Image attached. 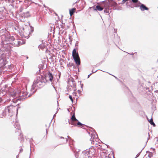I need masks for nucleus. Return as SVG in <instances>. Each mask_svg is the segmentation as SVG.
I'll return each instance as SVG.
<instances>
[{
    "label": "nucleus",
    "instance_id": "nucleus-1",
    "mask_svg": "<svg viewBox=\"0 0 158 158\" xmlns=\"http://www.w3.org/2000/svg\"><path fill=\"white\" fill-rule=\"evenodd\" d=\"M103 6L104 7V12L109 13L110 10H111V9L110 8V6L116 7L117 6V3L113 1L110 0L105 1L104 4Z\"/></svg>",
    "mask_w": 158,
    "mask_h": 158
},
{
    "label": "nucleus",
    "instance_id": "nucleus-2",
    "mask_svg": "<svg viewBox=\"0 0 158 158\" xmlns=\"http://www.w3.org/2000/svg\"><path fill=\"white\" fill-rule=\"evenodd\" d=\"M70 124L74 126H78L79 127H81L83 125L82 124L79 122L78 120L76 119L74 113L72 116Z\"/></svg>",
    "mask_w": 158,
    "mask_h": 158
},
{
    "label": "nucleus",
    "instance_id": "nucleus-3",
    "mask_svg": "<svg viewBox=\"0 0 158 158\" xmlns=\"http://www.w3.org/2000/svg\"><path fill=\"white\" fill-rule=\"evenodd\" d=\"M72 56L76 63L77 65L80 64V60L78 53L76 48H74L73 51Z\"/></svg>",
    "mask_w": 158,
    "mask_h": 158
},
{
    "label": "nucleus",
    "instance_id": "nucleus-4",
    "mask_svg": "<svg viewBox=\"0 0 158 158\" xmlns=\"http://www.w3.org/2000/svg\"><path fill=\"white\" fill-rule=\"evenodd\" d=\"M16 107L13 106H8L6 107L5 109V111L6 113V114H8V115H12V114L15 112L16 110Z\"/></svg>",
    "mask_w": 158,
    "mask_h": 158
},
{
    "label": "nucleus",
    "instance_id": "nucleus-5",
    "mask_svg": "<svg viewBox=\"0 0 158 158\" xmlns=\"http://www.w3.org/2000/svg\"><path fill=\"white\" fill-rule=\"evenodd\" d=\"M45 78L42 75H40L37 77L36 79L35 80L34 82V84H37L39 83L45 82Z\"/></svg>",
    "mask_w": 158,
    "mask_h": 158
},
{
    "label": "nucleus",
    "instance_id": "nucleus-6",
    "mask_svg": "<svg viewBox=\"0 0 158 158\" xmlns=\"http://www.w3.org/2000/svg\"><path fill=\"white\" fill-rule=\"evenodd\" d=\"M5 40L6 41L8 42L9 43L7 44H11V42L15 40V38L13 36L10 35H5Z\"/></svg>",
    "mask_w": 158,
    "mask_h": 158
},
{
    "label": "nucleus",
    "instance_id": "nucleus-7",
    "mask_svg": "<svg viewBox=\"0 0 158 158\" xmlns=\"http://www.w3.org/2000/svg\"><path fill=\"white\" fill-rule=\"evenodd\" d=\"M104 2L105 1L103 2V3L101 4V6L100 5H97L96 6V9H95V10H98L99 11L102 10L104 9V7L103 6L104 4Z\"/></svg>",
    "mask_w": 158,
    "mask_h": 158
},
{
    "label": "nucleus",
    "instance_id": "nucleus-8",
    "mask_svg": "<svg viewBox=\"0 0 158 158\" xmlns=\"http://www.w3.org/2000/svg\"><path fill=\"white\" fill-rule=\"evenodd\" d=\"M140 9L141 11H144L145 10H149V8L143 4H141L139 5Z\"/></svg>",
    "mask_w": 158,
    "mask_h": 158
},
{
    "label": "nucleus",
    "instance_id": "nucleus-9",
    "mask_svg": "<svg viewBox=\"0 0 158 158\" xmlns=\"http://www.w3.org/2000/svg\"><path fill=\"white\" fill-rule=\"evenodd\" d=\"M48 77L49 80L51 81H52L53 80V77L52 75L50 72H48V75L45 76L44 78L45 80Z\"/></svg>",
    "mask_w": 158,
    "mask_h": 158
},
{
    "label": "nucleus",
    "instance_id": "nucleus-10",
    "mask_svg": "<svg viewBox=\"0 0 158 158\" xmlns=\"http://www.w3.org/2000/svg\"><path fill=\"white\" fill-rule=\"evenodd\" d=\"M132 2L135 3L134 7H137L139 6V5L141 4L140 2L138 0H132Z\"/></svg>",
    "mask_w": 158,
    "mask_h": 158
},
{
    "label": "nucleus",
    "instance_id": "nucleus-11",
    "mask_svg": "<svg viewBox=\"0 0 158 158\" xmlns=\"http://www.w3.org/2000/svg\"><path fill=\"white\" fill-rule=\"evenodd\" d=\"M6 60L0 56V67L5 65Z\"/></svg>",
    "mask_w": 158,
    "mask_h": 158
},
{
    "label": "nucleus",
    "instance_id": "nucleus-12",
    "mask_svg": "<svg viewBox=\"0 0 158 158\" xmlns=\"http://www.w3.org/2000/svg\"><path fill=\"white\" fill-rule=\"evenodd\" d=\"M21 16L24 18H27L30 16V15L28 11L23 13L21 14Z\"/></svg>",
    "mask_w": 158,
    "mask_h": 158
},
{
    "label": "nucleus",
    "instance_id": "nucleus-13",
    "mask_svg": "<svg viewBox=\"0 0 158 158\" xmlns=\"http://www.w3.org/2000/svg\"><path fill=\"white\" fill-rule=\"evenodd\" d=\"M10 95L13 98H16L20 96V94L19 93L16 92L15 91L13 92L10 93Z\"/></svg>",
    "mask_w": 158,
    "mask_h": 158
},
{
    "label": "nucleus",
    "instance_id": "nucleus-14",
    "mask_svg": "<svg viewBox=\"0 0 158 158\" xmlns=\"http://www.w3.org/2000/svg\"><path fill=\"white\" fill-rule=\"evenodd\" d=\"M39 69H45L46 68V65L42 62L41 64L38 65Z\"/></svg>",
    "mask_w": 158,
    "mask_h": 158
},
{
    "label": "nucleus",
    "instance_id": "nucleus-15",
    "mask_svg": "<svg viewBox=\"0 0 158 158\" xmlns=\"http://www.w3.org/2000/svg\"><path fill=\"white\" fill-rule=\"evenodd\" d=\"M15 43H14V44H13V43H11L12 45H14V46H17L23 44L21 41L16 40L15 41Z\"/></svg>",
    "mask_w": 158,
    "mask_h": 158
},
{
    "label": "nucleus",
    "instance_id": "nucleus-16",
    "mask_svg": "<svg viewBox=\"0 0 158 158\" xmlns=\"http://www.w3.org/2000/svg\"><path fill=\"white\" fill-rule=\"evenodd\" d=\"M76 10V8H73L69 10V14L71 16H72L73 14Z\"/></svg>",
    "mask_w": 158,
    "mask_h": 158
},
{
    "label": "nucleus",
    "instance_id": "nucleus-17",
    "mask_svg": "<svg viewBox=\"0 0 158 158\" xmlns=\"http://www.w3.org/2000/svg\"><path fill=\"white\" fill-rule=\"evenodd\" d=\"M16 127H17L16 129H18L19 132L20 133L21 132L20 127L19 124L18 123H17L15 124V127L16 128Z\"/></svg>",
    "mask_w": 158,
    "mask_h": 158
},
{
    "label": "nucleus",
    "instance_id": "nucleus-18",
    "mask_svg": "<svg viewBox=\"0 0 158 158\" xmlns=\"http://www.w3.org/2000/svg\"><path fill=\"white\" fill-rule=\"evenodd\" d=\"M148 120L149 121V122L151 124L153 125L154 126L155 125V124L153 122V120H152V118H151L149 120V119L148 118Z\"/></svg>",
    "mask_w": 158,
    "mask_h": 158
},
{
    "label": "nucleus",
    "instance_id": "nucleus-19",
    "mask_svg": "<svg viewBox=\"0 0 158 158\" xmlns=\"http://www.w3.org/2000/svg\"><path fill=\"white\" fill-rule=\"evenodd\" d=\"M3 8L2 7H0V15H2L3 11Z\"/></svg>",
    "mask_w": 158,
    "mask_h": 158
},
{
    "label": "nucleus",
    "instance_id": "nucleus-20",
    "mask_svg": "<svg viewBox=\"0 0 158 158\" xmlns=\"http://www.w3.org/2000/svg\"><path fill=\"white\" fill-rule=\"evenodd\" d=\"M69 98L71 100V101H72V102H73V100L72 96L70 95H69Z\"/></svg>",
    "mask_w": 158,
    "mask_h": 158
},
{
    "label": "nucleus",
    "instance_id": "nucleus-21",
    "mask_svg": "<svg viewBox=\"0 0 158 158\" xmlns=\"http://www.w3.org/2000/svg\"><path fill=\"white\" fill-rule=\"evenodd\" d=\"M78 41H76V44H75V46H78Z\"/></svg>",
    "mask_w": 158,
    "mask_h": 158
},
{
    "label": "nucleus",
    "instance_id": "nucleus-22",
    "mask_svg": "<svg viewBox=\"0 0 158 158\" xmlns=\"http://www.w3.org/2000/svg\"><path fill=\"white\" fill-rule=\"evenodd\" d=\"M31 27V31H33V27Z\"/></svg>",
    "mask_w": 158,
    "mask_h": 158
},
{
    "label": "nucleus",
    "instance_id": "nucleus-23",
    "mask_svg": "<svg viewBox=\"0 0 158 158\" xmlns=\"http://www.w3.org/2000/svg\"><path fill=\"white\" fill-rule=\"evenodd\" d=\"M127 1L126 0H123L122 1V2L123 3H124L125 2Z\"/></svg>",
    "mask_w": 158,
    "mask_h": 158
},
{
    "label": "nucleus",
    "instance_id": "nucleus-24",
    "mask_svg": "<svg viewBox=\"0 0 158 158\" xmlns=\"http://www.w3.org/2000/svg\"><path fill=\"white\" fill-rule=\"evenodd\" d=\"M127 1L126 0H123L122 1V2L123 3H124L125 2Z\"/></svg>",
    "mask_w": 158,
    "mask_h": 158
},
{
    "label": "nucleus",
    "instance_id": "nucleus-25",
    "mask_svg": "<svg viewBox=\"0 0 158 158\" xmlns=\"http://www.w3.org/2000/svg\"><path fill=\"white\" fill-rule=\"evenodd\" d=\"M127 53L128 54H130V55H132V56H133V55L134 54L133 53H131V54H130V53H127Z\"/></svg>",
    "mask_w": 158,
    "mask_h": 158
},
{
    "label": "nucleus",
    "instance_id": "nucleus-26",
    "mask_svg": "<svg viewBox=\"0 0 158 158\" xmlns=\"http://www.w3.org/2000/svg\"><path fill=\"white\" fill-rule=\"evenodd\" d=\"M25 38H27H27H28L29 37V35H27V36H26L25 37Z\"/></svg>",
    "mask_w": 158,
    "mask_h": 158
},
{
    "label": "nucleus",
    "instance_id": "nucleus-27",
    "mask_svg": "<svg viewBox=\"0 0 158 158\" xmlns=\"http://www.w3.org/2000/svg\"><path fill=\"white\" fill-rule=\"evenodd\" d=\"M2 100L1 98H0V103L2 102Z\"/></svg>",
    "mask_w": 158,
    "mask_h": 158
},
{
    "label": "nucleus",
    "instance_id": "nucleus-28",
    "mask_svg": "<svg viewBox=\"0 0 158 158\" xmlns=\"http://www.w3.org/2000/svg\"><path fill=\"white\" fill-rule=\"evenodd\" d=\"M92 74V73H90V74L89 75H88V78H89V76H90L91 75V74Z\"/></svg>",
    "mask_w": 158,
    "mask_h": 158
},
{
    "label": "nucleus",
    "instance_id": "nucleus-29",
    "mask_svg": "<svg viewBox=\"0 0 158 158\" xmlns=\"http://www.w3.org/2000/svg\"><path fill=\"white\" fill-rule=\"evenodd\" d=\"M96 72V71H94V72H93V71H92V73H95Z\"/></svg>",
    "mask_w": 158,
    "mask_h": 158
},
{
    "label": "nucleus",
    "instance_id": "nucleus-30",
    "mask_svg": "<svg viewBox=\"0 0 158 158\" xmlns=\"http://www.w3.org/2000/svg\"><path fill=\"white\" fill-rule=\"evenodd\" d=\"M134 54H135L136 55H137V53L136 52H135Z\"/></svg>",
    "mask_w": 158,
    "mask_h": 158
},
{
    "label": "nucleus",
    "instance_id": "nucleus-31",
    "mask_svg": "<svg viewBox=\"0 0 158 158\" xmlns=\"http://www.w3.org/2000/svg\"><path fill=\"white\" fill-rule=\"evenodd\" d=\"M28 58V56H27V59Z\"/></svg>",
    "mask_w": 158,
    "mask_h": 158
},
{
    "label": "nucleus",
    "instance_id": "nucleus-32",
    "mask_svg": "<svg viewBox=\"0 0 158 158\" xmlns=\"http://www.w3.org/2000/svg\"><path fill=\"white\" fill-rule=\"evenodd\" d=\"M1 72H0V75L1 74Z\"/></svg>",
    "mask_w": 158,
    "mask_h": 158
}]
</instances>
